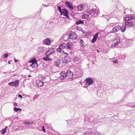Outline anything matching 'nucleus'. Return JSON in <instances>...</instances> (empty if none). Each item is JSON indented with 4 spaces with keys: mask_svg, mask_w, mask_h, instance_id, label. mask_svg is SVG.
I'll return each instance as SVG.
<instances>
[{
    "mask_svg": "<svg viewBox=\"0 0 135 135\" xmlns=\"http://www.w3.org/2000/svg\"><path fill=\"white\" fill-rule=\"evenodd\" d=\"M60 63V59L56 60L55 62V65L57 66L58 67Z\"/></svg>",
    "mask_w": 135,
    "mask_h": 135,
    "instance_id": "23",
    "label": "nucleus"
},
{
    "mask_svg": "<svg viewBox=\"0 0 135 135\" xmlns=\"http://www.w3.org/2000/svg\"><path fill=\"white\" fill-rule=\"evenodd\" d=\"M14 110L16 112H20L21 111V109H20L15 107L14 108Z\"/></svg>",
    "mask_w": 135,
    "mask_h": 135,
    "instance_id": "30",
    "label": "nucleus"
},
{
    "mask_svg": "<svg viewBox=\"0 0 135 135\" xmlns=\"http://www.w3.org/2000/svg\"><path fill=\"white\" fill-rule=\"evenodd\" d=\"M124 43H123V44H122V47H128V46L124 45Z\"/></svg>",
    "mask_w": 135,
    "mask_h": 135,
    "instance_id": "40",
    "label": "nucleus"
},
{
    "mask_svg": "<svg viewBox=\"0 0 135 135\" xmlns=\"http://www.w3.org/2000/svg\"><path fill=\"white\" fill-rule=\"evenodd\" d=\"M8 63L9 64H11V63L10 62V61H8Z\"/></svg>",
    "mask_w": 135,
    "mask_h": 135,
    "instance_id": "46",
    "label": "nucleus"
},
{
    "mask_svg": "<svg viewBox=\"0 0 135 135\" xmlns=\"http://www.w3.org/2000/svg\"><path fill=\"white\" fill-rule=\"evenodd\" d=\"M86 12L91 16H97L100 13L99 9L98 8L88 9H87Z\"/></svg>",
    "mask_w": 135,
    "mask_h": 135,
    "instance_id": "1",
    "label": "nucleus"
},
{
    "mask_svg": "<svg viewBox=\"0 0 135 135\" xmlns=\"http://www.w3.org/2000/svg\"><path fill=\"white\" fill-rule=\"evenodd\" d=\"M33 123V122H25V124L27 126H28L27 124H30L31 125Z\"/></svg>",
    "mask_w": 135,
    "mask_h": 135,
    "instance_id": "33",
    "label": "nucleus"
},
{
    "mask_svg": "<svg viewBox=\"0 0 135 135\" xmlns=\"http://www.w3.org/2000/svg\"><path fill=\"white\" fill-rule=\"evenodd\" d=\"M73 60L74 61H79V59L78 57H75L73 59Z\"/></svg>",
    "mask_w": 135,
    "mask_h": 135,
    "instance_id": "29",
    "label": "nucleus"
},
{
    "mask_svg": "<svg viewBox=\"0 0 135 135\" xmlns=\"http://www.w3.org/2000/svg\"><path fill=\"white\" fill-rule=\"evenodd\" d=\"M89 15L87 14H84L83 16V18H84L88 19L89 17Z\"/></svg>",
    "mask_w": 135,
    "mask_h": 135,
    "instance_id": "31",
    "label": "nucleus"
},
{
    "mask_svg": "<svg viewBox=\"0 0 135 135\" xmlns=\"http://www.w3.org/2000/svg\"><path fill=\"white\" fill-rule=\"evenodd\" d=\"M54 51L55 49H54L53 48H50L45 53V55L46 56H49L54 52Z\"/></svg>",
    "mask_w": 135,
    "mask_h": 135,
    "instance_id": "13",
    "label": "nucleus"
},
{
    "mask_svg": "<svg viewBox=\"0 0 135 135\" xmlns=\"http://www.w3.org/2000/svg\"><path fill=\"white\" fill-rule=\"evenodd\" d=\"M60 75L59 78L61 80L64 79L66 77V72L65 71H62L60 73Z\"/></svg>",
    "mask_w": 135,
    "mask_h": 135,
    "instance_id": "12",
    "label": "nucleus"
},
{
    "mask_svg": "<svg viewBox=\"0 0 135 135\" xmlns=\"http://www.w3.org/2000/svg\"><path fill=\"white\" fill-rule=\"evenodd\" d=\"M83 74L82 70L79 68L77 69L76 70L75 75L77 78H79L81 77Z\"/></svg>",
    "mask_w": 135,
    "mask_h": 135,
    "instance_id": "4",
    "label": "nucleus"
},
{
    "mask_svg": "<svg viewBox=\"0 0 135 135\" xmlns=\"http://www.w3.org/2000/svg\"><path fill=\"white\" fill-rule=\"evenodd\" d=\"M66 17L68 18H69V16H68V15L67 16H65Z\"/></svg>",
    "mask_w": 135,
    "mask_h": 135,
    "instance_id": "45",
    "label": "nucleus"
},
{
    "mask_svg": "<svg viewBox=\"0 0 135 135\" xmlns=\"http://www.w3.org/2000/svg\"><path fill=\"white\" fill-rule=\"evenodd\" d=\"M57 8L58 9L60 13H61V12L62 11V10L61 9V7L59 6L57 7Z\"/></svg>",
    "mask_w": 135,
    "mask_h": 135,
    "instance_id": "35",
    "label": "nucleus"
},
{
    "mask_svg": "<svg viewBox=\"0 0 135 135\" xmlns=\"http://www.w3.org/2000/svg\"><path fill=\"white\" fill-rule=\"evenodd\" d=\"M44 50V49L43 47H39L37 49V51L38 52H42Z\"/></svg>",
    "mask_w": 135,
    "mask_h": 135,
    "instance_id": "27",
    "label": "nucleus"
},
{
    "mask_svg": "<svg viewBox=\"0 0 135 135\" xmlns=\"http://www.w3.org/2000/svg\"><path fill=\"white\" fill-rule=\"evenodd\" d=\"M66 54L67 55H68V53H66Z\"/></svg>",
    "mask_w": 135,
    "mask_h": 135,
    "instance_id": "50",
    "label": "nucleus"
},
{
    "mask_svg": "<svg viewBox=\"0 0 135 135\" xmlns=\"http://www.w3.org/2000/svg\"><path fill=\"white\" fill-rule=\"evenodd\" d=\"M30 62L32 63L31 66L32 68H35L38 66V64L35 60H30Z\"/></svg>",
    "mask_w": 135,
    "mask_h": 135,
    "instance_id": "11",
    "label": "nucleus"
},
{
    "mask_svg": "<svg viewBox=\"0 0 135 135\" xmlns=\"http://www.w3.org/2000/svg\"><path fill=\"white\" fill-rule=\"evenodd\" d=\"M31 75H29L28 76V77H31Z\"/></svg>",
    "mask_w": 135,
    "mask_h": 135,
    "instance_id": "47",
    "label": "nucleus"
},
{
    "mask_svg": "<svg viewBox=\"0 0 135 135\" xmlns=\"http://www.w3.org/2000/svg\"><path fill=\"white\" fill-rule=\"evenodd\" d=\"M66 49H72L74 46L73 44L71 42H68L66 44Z\"/></svg>",
    "mask_w": 135,
    "mask_h": 135,
    "instance_id": "15",
    "label": "nucleus"
},
{
    "mask_svg": "<svg viewBox=\"0 0 135 135\" xmlns=\"http://www.w3.org/2000/svg\"><path fill=\"white\" fill-rule=\"evenodd\" d=\"M115 24V23H111L110 24V25L111 26H113H113H114L113 25Z\"/></svg>",
    "mask_w": 135,
    "mask_h": 135,
    "instance_id": "41",
    "label": "nucleus"
},
{
    "mask_svg": "<svg viewBox=\"0 0 135 135\" xmlns=\"http://www.w3.org/2000/svg\"><path fill=\"white\" fill-rule=\"evenodd\" d=\"M7 127H8L7 126H6L5 128H3L1 130V133L3 134H4L6 132V130L7 129Z\"/></svg>",
    "mask_w": 135,
    "mask_h": 135,
    "instance_id": "24",
    "label": "nucleus"
},
{
    "mask_svg": "<svg viewBox=\"0 0 135 135\" xmlns=\"http://www.w3.org/2000/svg\"><path fill=\"white\" fill-rule=\"evenodd\" d=\"M131 107L134 108L135 107V105H133L132 106H131L130 107Z\"/></svg>",
    "mask_w": 135,
    "mask_h": 135,
    "instance_id": "44",
    "label": "nucleus"
},
{
    "mask_svg": "<svg viewBox=\"0 0 135 135\" xmlns=\"http://www.w3.org/2000/svg\"><path fill=\"white\" fill-rule=\"evenodd\" d=\"M65 3L66 4L68 7L71 10H73V7L71 5L70 3L69 2H66Z\"/></svg>",
    "mask_w": 135,
    "mask_h": 135,
    "instance_id": "21",
    "label": "nucleus"
},
{
    "mask_svg": "<svg viewBox=\"0 0 135 135\" xmlns=\"http://www.w3.org/2000/svg\"><path fill=\"white\" fill-rule=\"evenodd\" d=\"M66 73V77L68 78L71 79L73 78V74L71 70H68Z\"/></svg>",
    "mask_w": 135,
    "mask_h": 135,
    "instance_id": "7",
    "label": "nucleus"
},
{
    "mask_svg": "<svg viewBox=\"0 0 135 135\" xmlns=\"http://www.w3.org/2000/svg\"><path fill=\"white\" fill-rule=\"evenodd\" d=\"M112 62L114 64H117L118 63V61L117 60H112Z\"/></svg>",
    "mask_w": 135,
    "mask_h": 135,
    "instance_id": "34",
    "label": "nucleus"
},
{
    "mask_svg": "<svg viewBox=\"0 0 135 135\" xmlns=\"http://www.w3.org/2000/svg\"><path fill=\"white\" fill-rule=\"evenodd\" d=\"M51 41L49 38H47L45 39L44 40V42L45 44L47 45H49L50 44Z\"/></svg>",
    "mask_w": 135,
    "mask_h": 135,
    "instance_id": "17",
    "label": "nucleus"
},
{
    "mask_svg": "<svg viewBox=\"0 0 135 135\" xmlns=\"http://www.w3.org/2000/svg\"><path fill=\"white\" fill-rule=\"evenodd\" d=\"M36 84L38 87L42 86L44 84V81L42 80H37L36 82Z\"/></svg>",
    "mask_w": 135,
    "mask_h": 135,
    "instance_id": "14",
    "label": "nucleus"
},
{
    "mask_svg": "<svg viewBox=\"0 0 135 135\" xmlns=\"http://www.w3.org/2000/svg\"><path fill=\"white\" fill-rule=\"evenodd\" d=\"M14 59H15V62H17L18 61V60H16L15 59V58L14 57Z\"/></svg>",
    "mask_w": 135,
    "mask_h": 135,
    "instance_id": "43",
    "label": "nucleus"
},
{
    "mask_svg": "<svg viewBox=\"0 0 135 135\" xmlns=\"http://www.w3.org/2000/svg\"><path fill=\"white\" fill-rule=\"evenodd\" d=\"M134 17L133 18V16H128L126 17L125 18V20L126 21H129L131 20H132V21H135V20H134Z\"/></svg>",
    "mask_w": 135,
    "mask_h": 135,
    "instance_id": "19",
    "label": "nucleus"
},
{
    "mask_svg": "<svg viewBox=\"0 0 135 135\" xmlns=\"http://www.w3.org/2000/svg\"><path fill=\"white\" fill-rule=\"evenodd\" d=\"M66 44L64 43H62L59 46L57 50L59 52H64V51L62 49L65 48H66Z\"/></svg>",
    "mask_w": 135,
    "mask_h": 135,
    "instance_id": "3",
    "label": "nucleus"
},
{
    "mask_svg": "<svg viewBox=\"0 0 135 135\" xmlns=\"http://www.w3.org/2000/svg\"><path fill=\"white\" fill-rule=\"evenodd\" d=\"M83 135H91L90 133L88 132L85 133Z\"/></svg>",
    "mask_w": 135,
    "mask_h": 135,
    "instance_id": "39",
    "label": "nucleus"
},
{
    "mask_svg": "<svg viewBox=\"0 0 135 135\" xmlns=\"http://www.w3.org/2000/svg\"><path fill=\"white\" fill-rule=\"evenodd\" d=\"M84 7L85 6L84 5L81 4L77 7V8L79 10L82 11L84 9Z\"/></svg>",
    "mask_w": 135,
    "mask_h": 135,
    "instance_id": "20",
    "label": "nucleus"
},
{
    "mask_svg": "<svg viewBox=\"0 0 135 135\" xmlns=\"http://www.w3.org/2000/svg\"><path fill=\"white\" fill-rule=\"evenodd\" d=\"M85 81H86V83L88 85H89L92 84L93 83V80L90 78H87L85 80Z\"/></svg>",
    "mask_w": 135,
    "mask_h": 135,
    "instance_id": "8",
    "label": "nucleus"
},
{
    "mask_svg": "<svg viewBox=\"0 0 135 135\" xmlns=\"http://www.w3.org/2000/svg\"><path fill=\"white\" fill-rule=\"evenodd\" d=\"M66 57H65V58H64L62 60V61L63 63H67L68 62H69V61L68 60H66Z\"/></svg>",
    "mask_w": 135,
    "mask_h": 135,
    "instance_id": "28",
    "label": "nucleus"
},
{
    "mask_svg": "<svg viewBox=\"0 0 135 135\" xmlns=\"http://www.w3.org/2000/svg\"><path fill=\"white\" fill-rule=\"evenodd\" d=\"M18 97H20L21 98H22V96L20 94H19L18 95Z\"/></svg>",
    "mask_w": 135,
    "mask_h": 135,
    "instance_id": "42",
    "label": "nucleus"
},
{
    "mask_svg": "<svg viewBox=\"0 0 135 135\" xmlns=\"http://www.w3.org/2000/svg\"><path fill=\"white\" fill-rule=\"evenodd\" d=\"M56 135H60V134L58 133V134H56Z\"/></svg>",
    "mask_w": 135,
    "mask_h": 135,
    "instance_id": "51",
    "label": "nucleus"
},
{
    "mask_svg": "<svg viewBox=\"0 0 135 135\" xmlns=\"http://www.w3.org/2000/svg\"><path fill=\"white\" fill-rule=\"evenodd\" d=\"M43 5L44 6V7H46V5H45L44 4V5Z\"/></svg>",
    "mask_w": 135,
    "mask_h": 135,
    "instance_id": "48",
    "label": "nucleus"
},
{
    "mask_svg": "<svg viewBox=\"0 0 135 135\" xmlns=\"http://www.w3.org/2000/svg\"><path fill=\"white\" fill-rule=\"evenodd\" d=\"M68 11L65 8H64L62 9L61 13H60L61 15H63L64 16H67L68 15Z\"/></svg>",
    "mask_w": 135,
    "mask_h": 135,
    "instance_id": "16",
    "label": "nucleus"
},
{
    "mask_svg": "<svg viewBox=\"0 0 135 135\" xmlns=\"http://www.w3.org/2000/svg\"><path fill=\"white\" fill-rule=\"evenodd\" d=\"M98 33H96L94 36L93 39L91 41L92 43L94 42L96 40L97 38L98 37Z\"/></svg>",
    "mask_w": 135,
    "mask_h": 135,
    "instance_id": "18",
    "label": "nucleus"
},
{
    "mask_svg": "<svg viewBox=\"0 0 135 135\" xmlns=\"http://www.w3.org/2000/svg\"><path fill=\"white\" fill-rule=\"evenodd\" d=\"M120 42V39L118 38H116L113 41V43L112 44L111 46L112 48H114L116 47L117 45Z\"/></svg>",
    "mask_w": 135,
    "mask_h": 135,
    "instance_id": "5",
    "label": "nucleus"
},
{
    "mask_svg": "<svg viewBox=\"0 0 135 135\" xmlns=\"http://www.w3.org/2000/svg\"><path fill=\"white\" fill-rule=\"evenodd\" d=\"M69 36L68 39H70V40H76L77 38L75 32H72L69 35H68L67 34H66L65 35L64 37H66L68 36Z\"/></svg>",
    "mask_w": 135,
    "mask_h": 135,
    "instance_id": "2",
    "label": "nucleus"
},
{
    "mask_svg": "<svg viewBox=\"0 0 135 135\" xmlns=\"http://www.w3.org/2000/svg\"><path fill=\"white\" fill-rule=\"evenodd\" d=\"M126 56L125 55H121V58L123 59H124L126 58Z\"/></svg>",
    "mask_w": 135,
    "mask_h": 135,
    "instance_id": "36",
    "label": "nucleus"
},
{
    "mask_svg": "<svg viewBox=\"0 0 135 135\" xmlns=\"http://www.w3.org/2000/svg\"><path fill=\"white\" fill-rule=\"evenodd\" d=\"M83 23L84 22L83 21L81 20H80L77 21L76 23V24L77 25H79V24H83Z\"/></svg>",
    "mask_w": 135,
    "mask_h": 135,
    "instance_id": "26",
    "label": "nucleus"
},
{
    "mask_svg": "<svg viewBox=\"0 0 135 135\" xmlns=\"http://www.w3.org/2000/svg\"><path fill=\"white\" fill-rule=\"evenodd\" d=\"M126 27L125 25L124 26H120V30H121L122 32H124L126 30Z\"/></svg>",
    "mask_w": 135,
    "mask_h": 135,
    "instance_id": "25",
    "label": "nucleus"
},
{
    "mask_svg": "<svg viewBox=\"0 0 135 135\" xmlns=\"http://www.w3.org/2000/svg\"><path fill=\"white\" fill-rule=\"evenodd\" d=\"M43 60L45 61L49 60H51V59L49 58V57L47 56L46 57H45L43 58Z\"/></svg>",
    "mask_w": 135,
    "mask_h": 135,
    "instance_id": "32",
    "label": "nucleus"
},
{
    "mask_svg": "<svg viewBox=\"0 0 135 135\" xmlns=\"http://www.w3.org/2000/svg\"><path fill=\"white\" fill-rule=\"evenodd\" d=\"M102 119H101V120H102Z\"/></svg>",
    "mask_w": 135,
    "mask_h": 135,
    "instance_id": "52",
    "label": "nucleus"
},
{
    "mask_svg": "<svg viewBox=\"0 0 135 135\" xmlns=\"http://www.w3.org/2000/svg\"><path fill=\"white\" fill-rule=\"evenodd\" d=\"M42 131L44 132H45V127H44V126H42Z\"/></svg>",
    "mask_w": 135,
    "mask_h": 135,
    "instance_id": "38",
    "label": "nucleus"
},
{
    "mask_svg": "<svg viewBox=\"0 0 135 135\" xmlns=\"http://www.w3.org/2000/svg\"><path fill=\"white\" fill-rule=\"evenodd\" d=\"M134 20H135V17H134Z\"/></svg>",
    "mask_w": 135,
    "mask_h": 135,
    "instance_id": "49",
    "label": "nucleus"
},
{
    "mask_svg": "<svg viewBox=\"0 0 135 135\" xmlns=\"http://www.w3.org/2000/svg\"><path fill=\"white\" fill-rule=\"evenodd\" d=\"M8 54H4V56L5 58H7V57H8Z\"/></svg>",
    "mask_w": 135,
    "mask_h": 135,
    "instance_id": "37",
    "label": "nucleus"
},
{
    "mask_svg": "<svg viewBox=\"0 0 135 135\" xmlns=\"http://www.w3.org/2000/svg\"><path fill=\"white\" fill-rule=\"evenodd\" d=\"M78 41L80 42V46L82 47L85 46L84 43L82 39H79L78 40Z\"/></svg>",
    "mask_w": 135,
    "mask_h": 135,
    "instance_id": "22",
    "label": "nucleus"
},
{
    "mask_svg": "<svg viewBox=\"0 0 135 135\" xmlns=\"http://www.w3.org/2000/svg\"><path fill=\"white\" fill-rule=\"evenodd\" d=\"M125 25L126 27L130 28L134 25V23L131 21H128L125 22Z\"/></svg>",
    "mask_w": 135,
    "mask_h": 135,
    "instance_id": "9",
    "label": "nucleus"
},
{
    "mask_svg": "<svg viewBox=\"0 0 135 135\" xmlns=\"http://www.w3.org/2000/svg\"><path fill=\"white\" fill-rule=\"evenodd\" d=\"M120 28V26L119 25L116 26L111 30L110 32L111 33H114L119 31Z\"/></svg>",
    "mask_w": 135,
    "mask_h": 135,
    "instance_id": "10",
    "label": "nucleus"
},
{
    "mask_svg": "<svg viewBox=\"0 0 135 135\" xmlns=\"http://www.w3.org/2000/svg\"><path fill=\"white\" fill-rule=\"evenodd\" d=\"M19 81L18 80H16L14 82L12 81L9 83L8 85L16 87L18 86Z\"/></svg>",
    "mask_w": 135,
    "mask_h": 135,
    "instance_id": "6",
    "label": "nucleus"
}]
</instances>
